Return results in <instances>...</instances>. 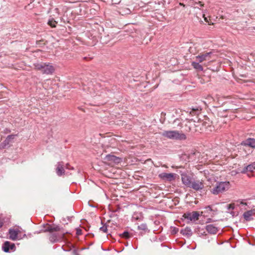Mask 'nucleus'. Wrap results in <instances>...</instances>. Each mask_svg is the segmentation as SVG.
<instances>
[{
	"label": "nucleus",
	"mask_w": 255,
	"mask_h": 255,
	"mask_svg": "<svg viewBox=\"0 0 255 255\" xmlns=\"http://www.w3.org/2000/svg\"><path fill=\"white\" fill-rule=\"evenodd\" d=\"M200 63H199L198 61H194L192 62L191 65L195 69L198 71H202L203 70V68L202 65Z\"/></svg>",
	"instance_id": "a211bd4d"
},
{
	"label": "nucleus",
	"mask_w": 255,
	"mask_h": 255,
	"mask_svg": "<svg viewBox=\"0 0 255 255\" xmlns=\"http://www.w3.org/2000/svg\"><path fill=\"white\" fill-rule=\"evenodd\" d=\"M204 187V184L202 180L193 179L189 188L198 191L202 190Z\"/></svg>",
	"instance_id": "6e6552de"
},
{
	"label": "nucleus",
	"mask_w": 255,
	"mask_h": 255,
	"mask_svg": "<svg viewBox=\"0 0 255 255\" xmlns=\"http://www.w3.org/2000/svg\"><path fill=\"white\" fill-rule=\"evenodd\" d=\"M230 184L228 181L217 182L216 186L211 189V192L214 195H218L230 188Z\"/></svg>",
	"instance_id": "20e7f679"
},
{
	"label": "nucleus",
	"mask_w": 255,
	"mask_h": 255,
	"mask_svg": "<svg viewBox=\"0 0 255 255\" xmlns=\"http://www.w3.org/2000/svg\"><path fill=\"white\" fill-rule=\"evenodd\" d=\"M3 226V222L0 219V228Z\"/></svg>",
	"instance_id": "c85d7f7f"
},
{
	"label": "nucleus",
	"mask_w": 255,
	"mask_h": 255,
	"mask_svg": "<svg viewBox=\"0 0 255 255\" xmlns=\"http://www.w3.org/2000/svg\"><path fill=\"white\" fill-rule=\"evenodd\" d=\"M57 23V22L53 18L49 19L48 22V24L51 27H55Z\"/></svg>",
	"instance_id": "412c9836"
},
{
	"label": "nucleus",
	"mask_w": 255,
	"mask_h": 255,
	"mask_svg": "<svg viewBox=\"0 0 255 255\" xmlns=\"http://www.w3.org/2000/svg\"><path fill=\"white\" fill-rule=\"evenodd\" d=\"M89 92H90V93H91V94H92V91H91V90L90 89H89Z\"/></svg>",
	"instance_id": "72a5a7b5"
},
{
	"label": "nucleus",
	"mask_w": 255,
	"mask_h": 255,
	"mask_svg": "<svg viewBox=\"0 0 255 255\" xmlns=\"http://www.w3.org/2000/svg\"><path fill=\"white\" fill-rule=\"evenodd\" d=\"M34 66L36 70L40 71L43 74H52L55 70L53 66L49 63H37Z\"/></svg>",
	"instance_id": "7ed1b4c3"
},
{
	"label": "nucleus",
	"mask_w": 255,
	"mask_h": 255,
	"mask_svg": "<svg viewBox=\"0 0 255 255\" xmlns=\"http://www.w3.org/2000/svg\"><path fill=\"white\" fill-rule=\"evenodd\" d=\"M15 248V245L9 242L6 241L3 245L2 250L4 252H8L10 250H13Z\"/></svg>",
	"instance_id": "dca6fc26"
},
{
	"label": "nucleus",
	"mask_w": 255,
	"mask_h": 255,
	"mask_svg": "<svg viewBox=\"0 0 255 255\" xmlns=\"http://www.w3.org/2000/svg\"><path fill=\"white\" fill-rule=\"evenodd\" d=\"M100 231L103 232L104 233H106L107 231V226H104L100 228Z\"/></svg>",
	"instance_id": "a878e982"
},
{
	"label": "nucleus",
	"mask_w": 255,
	"mask_h": 255,
	"mask_svg": "<svg viewBox=\"0 0 255 255\" xmlns=\"http://www.w3.org/2000/svg\"><path fill=\"white\" fill-rule=\"evenodd\" d=\"M181 180L183 184L189 187L193 179L186 174H181Z\"/></svg>",
	"instance_id": "2eb2a0df"
},
{
	"label": "nucleus",
	"mask_w": 255,
	"mask_h": 255,
	"mask_svg": "<svg viewBox=\"0 0 255 255\" xmlns=\"http://www.w3.org/2000/svg\"><path fill=\"white\" fill-rule=\"evenodd\" d=\"M45 231L50 233L49 240L52 243L60 242L64 238L65 232L58 226L48 225Z\"/></svg>",
	"instance_id": "f257e3e1"
},
{
	"label": "nucleus",
	"mask_w": 255,
	"mask_h": 255,
	"mask_svg": "<svg viewBox=\"0 0 255 255\" xmlns=\"http://www.w3.org/2000/svg\"><path fill=\"white\" fill-rule=\"evenodd\" d=\"M104 160L109 165H111L115 164H118L121 161V159L120 158L111 154L107 155L104 158Z\"/></svg>",
	"instance_id": "423d86ee"
},
{
	"label": "nucleus",
	"mask_w": 255,
	"mask_h": 255,
	"mask_svg": "<svg viewBox=\"0 0 255 255\" xmlns=\"http://www.w3.org/2000/svg\"><path fill=\"white\" fill-rule=\"evenodd\" d=\"M200 214L197 211H193L192 212H187L184 214L183 217L192 222H195L199 219Z\"/></svg>",
	"instance_id": "0eeeda50"
},
{
	"label": "nucleus",
	"mask_w": 255,
	"mask_h": 255,
	"mask_svg": "<svg viewBox=\"0 0 255 255\" xmlns=\"http://www.w3.org/2000/svg\"><path fill=\"white\" fill-rule=\"evenodd\" d=\"M235 208L234 204H230L227 205V209L230 211L231 210H233Z\"/></svg>",
	"instance_id": "393cba45"
},
{
	"label": "nucleus",
	"mask_w": 255,
	"mask_h": 255,
	"mask_svg": "<svg viewBox=\"0 0 255 255\" xmlns=\"http://www.w3.org/2000/svg\"><path fill=\"white\" fill-rule=\"evenodd\" d=\"M206 230L208 233L212 234H215L218 231L217 228L213 225H208L206 226Z\"/></svg>",
	"instance_id": "f3484780"
},
{
	"label": "nucleus",
	"mask_w": 255,
	"mask_h": 255,
	"mask_svg": "<svg viewBox=\"0 0 255 255\" xmlns=\"http://www.w3.org/2000/svg\"><path fill=\"white\" fill-rule=\"evenodd\" d=\"M249 153H250V150L249 151V152H246V154H249Z\"/></svg>",
	"instance_id": "2f4dec72"
},
{
	"label": "nucleus",
	"mask_w": 255,
	"mask_h": 255,
	"mask_svg": "<svg viewBox=\"0 0 255 255\" xmlns=\"http://www.w3.org/2000/svg\"><path fill=\"white\" fill-rule=\"evenodd\" d=\"M208 220H209V221H208L209 222H210L211 221V219H209Z\"/></svg>",
	"instance_id": "f704fd0d"
},
{
	"label": "nucleus",
	"mask_w": 255,
	"mask_h": 255,
	"mask_svg": "<svg viewBox=\"0 0 255 255\" xmlns=\"http://www.w3.org/2000/svg\"><path fill=\"white\" fill-rule=\"evenodd\" d=\"M200 6H203V4H200Z\"/></svg>",
	"instance_id": "c9c22d12"
},
{
	"label": "nucleus",
	"mask_w": 255,
	"mask_h": 255,
	"mask_svg": "<svg viewBox=\"0 0 255 255\" xmlns=\"http://www.w3.org/2000/svg\"><path fill=\"white\" fill-rule=\"evenodd\" d=\"M56 172L57 174L61 176L65 174L64 164L63 162H59L56 165Z\"/></svg>",
	"instance_id": "ddd939ff"
},
{
	"label": "nucleus",
	"mask_w": 255,
	"mask_h": 255,
	"mask_svg": "<svg viewBox=\"0 0 255 255\" xmlns=\"http://www.w3.org/2000/svg\"><path fill=\"white\" fill-rule=\"evenodd\" d=\"M212 54V53L211 52L200 53L196 57V60L201 63H203L204 62L207 61H211Z\"/></svg>",
	"instance_id": "39448f33"
},
{
	"label": "nucleus",
	"mask_w": 255,
	"mask_h": 255,
	"mask_svg": "<svg viewBox=\"0 0 255 255\" xmlns=\"http://www.w3.org/2000/svg\"><path fill=\"white\" fill-rule=\"evenodd\" d=\"M138 229L142 231H145L147 230V226L145 224H142L138 226Z\"/></svg>",
	"instance_id": "5701e85b"
},
{
	"label": "nucleus",
	"mask_w": 255,
	"mask_h": 255,
	"mask_svg": "<svg viewBox=\"0 0 255 255\" xmlns=\"http://www.w3.org/2000/svg\"><path fill=\"white\" fill-rule=\"evenodd\" d=\"M66 168L68 169H74L73 167H71L70 165L68 163L66 164Z\"/></svg>",
	"instance_id": "bb28decb"
},
{
	"label": "nucleus",
	"mask_w": 255,
	"mask_h": 255,
	"mask_svg": "<svg viewBox=\"0 0 255 255\" xmlns=\"http://www.w3.org/2000/svg\"><path fill=\"white\" fill-rule=\"evenodd\" d=\"M255 170V162L247 166L244 169V171H246V172H252Z\"/></svg>",
	"instance_id": "aec40b11"
},
{
	"label": "nucleus",
	"mask_w": 255,
	"mask_h": 255,
	"mask_svg": "<svg viewBox=\"0 0 255 255\" xmlns=\"http://www.w3.org/2000/svg\"><path fill=\"white\" fill-rule=\"evenodd\" d=\"M15 135H13V134H11V135H9L7 138H6V139L4 141V142H5V144H8L9 141L11 139H13Z\"/></svg>",
	"instance_id": "4be33fe9"
},
{
	"label": "nucleus",
	"mask_w": 255,
	"mask_h": 255,
	"mask_svg": "<svg viewBox=\"0 0 255 255\" xmlns=\"http://www.w3.org/2000/svg\"><path fill=\"white\" fill-rule=\"evenodd\" d=\"M175 175L176 174L174 173H167L163 172L159 174V177L164 180L171 181L175 180Z\"/></svg>",
	"instance_id": "9d476101"
},
{
	"label": "nucleus",
	"mask_w": 255,
	"mask_h": 255,
	"mask_svg": "<svg viewBox=\"0 0 255 255\" xmlns=\"http://www.w3.org/2000/svg\"><path fill=\"white\" fill-rule=\"evenodd\" d=\"M161 166H162V167H165V168H167L168 167L166 165H165V164L162 165Z\"/></svg>",
	"instance_id": "c756f323"
},
{
	"label": "nucleus",
	"mask_w": 255,
	"mask_h": 255,
	"mask_svg": "<svg viewBox=\"0 0 255 255\" xmlns=\"http://www.w3.org/2000/svg\"><path fill=\"white\" fill-rule=\"evenodd\" d=\"M242 146H243V149L245 151H246L247 148L249 147L255 148V139L252 138H248L242 142Z\"/></svg>",
	"instance_id": "1a4fd4ad"
},
{
	"label": "nucleus",
	"mask_w": 255,
	"mask_h": 255,
	"mask_svg": "<svg viewBox=\"0 0 255 255\" xmlns=\"http://www.w3.org/2000/svg\"><path fill=\"white\" fill-rule=\"evenodd\" d=\"M160 134L164 137L172 140H182L186 139V135L178 130H164Z\"/></svg>",
	"instance_id": "f03ea898"
},
{
	"label": "nucleus",
	"mask_w": 255,
	"mask_h": 255,
	"mask_svg": "<svg viewBox=\"0 0 255 255\" xmlns=\"http://www.w3.org/2000/svg\"><path fill=\"white\" fill-rule=\"evenodd\" d=\"M243 216L246 221H250L254 220V217L255 216V209L245 212Z\"/></svg>",
	"instance_id": "9b49d317"
},
{
	"label": "nucleus",
	"mask_w": 255,
	"mask_h": 255,
	"mask_svg": "<svg viewBox=\"0 0 255 255\" xmlns=\"http://www.w3.org/2000/svg\"><path fill=\"white\" fill-rule=\"evenodd\" d=\"M203 16L204 18V20L206 22H209V21H208V18L205 17V14H203Z\"/></svg>",
	"instance_id": "cd10ccee"
},
{
	"label": "nucleus",
	"mask_w": 255,
	"mask_h": 255,
	"mask_svg": "<svg viewBox=\"0 0 255 255\" xmlns=\"http://www.w3.org/2000/svg\"><path fill=\"white\" fill-rule=\"evenodd\" d=\"M237 205L239 206L242 209H247L246 206H247V203L244 202L243 200H238L237 201Z\"/></svg>",
	"instance_id": "6ab92c4d"
},
{
	"label": "nucleus",
	"mask_w": 255,
	"mask_h": 255,
	"mask_svg": "<svg viewBox=\"0 0 255 255\" xmlns=\"http://www.w3.org/2000/svg\"><path fill=\"white\" fill-rule=\"evenodd\" d=\"M122 236H123V237L124 238H125L126 239H128V238L130 237L129 233L128 232H127V231L124 232L123 233Z\"/></svg>",
	"instance_id": "b1692460"
},
{
	"label": "nucleus",
	"mask_w": 255,
	"mask_h": 255,
	"mask_svg": "<svg viewBox=\"0 0 255 255\" xmlns=\"http://www.w3.org/2000/svg\"><path fill=\"white\" fill-rule=\"evenodd\" d=\"M204 213L211 214L212 217L214 216L217 214L218 209L214 205H209L204 208Z\"/></svg>",
	"instance_id": "f8f14e48"
},
{
	"label": "nucleus",
	"mask_w": 255,
	"mask_h": 255,
	"mask_svg": "<svg viewBox=\"0 0 255 255\" xmlns=\"http://www.w3.org/2000/svg\"><path fill=\"white\" fill-rule=\"evenodd\" d=\"M20 231L18 229H10L8 230L9 239L12 241H16L18 239V234Z\"/></svg>",
	"instance_id": "4468645a"
},
{
	"label": "nucleus",
	"mask_w": 255,
	"mask_h": 255,
	"mask_svg": "<svg viewBox=\"0 0 255 255\" xmlns=\"http://www.w3.org/2000/svg\"><path fill=\"white\" fill-rule=\"evenodd\" d=\"M186 230H187V231H189L191 232V230H190V229H186V230H185V231H186Z\"/></svg>",
	"instance_id": "7c9ffc66"
},
{
	"label": "nucleus",
	"mask_w": 255,
	"mask_h": 255,
	"mask_svg": "<svg viewBox=\"0 0 255 255\" xmlns=\"http://www.w3.org/2000/svg\"><path fill=\"white\" fill-rule=\"evenodd\" d=\"M180 5L184 6V5L183 3H180Z\"/></svg>",
	"instance_id": "473e14b6"
}]
</instances>
